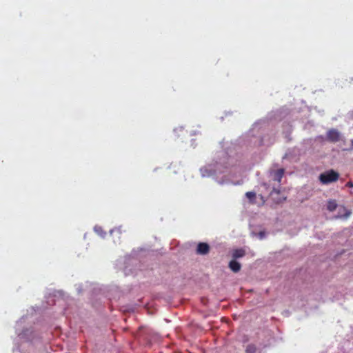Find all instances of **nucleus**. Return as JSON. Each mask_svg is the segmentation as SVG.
Returning a JSON list of instances; mask_svg holds the SVG:
<instances>
[{"mask_svg": "<svg viewBox=\"0 0 353 353\" xmlns=\"http://www.w3.org/2000/svg\"><path fill=\"white\" fill-rule=\"evenodd\" d=\"M285 170L283 168H279L276 170H273L270 172V176L272 180L277 182L278 188L273 187L272 192H270V196L275 201L276 203H279L285 201L286 197L282 196L281 198L275 197V195H279L280 194L279 187L281 179L284 175Z\"/></svg>", "mask_w": 353, "mask_h": 353, "instance_id": "nucleus-1", "label": "nucleus"}, {"mask_svg": "<svg viewBox=\"0 0 353 353\" xmlns=\"http://www.w3.org/2000/svg\"><path fill=\"white\" fill-rule=\"evenodd\" d=\"M319 179L322 184H329L337 181L339 179V174L334 170H330L321 173Z\"/></svg>", "mask_w": 353, "mask_h": 353, "instance_id": "nucleus-2", "label": "nucleus"}, {"mask_svg": "<svg viewBox=\"0 0 353 353\" xmlns=\"http://www.w3.org/2000/svg\"><path fill=\"white\" fill-rule=\"evenodd\" d=\"M341 134L336 129H331L327 132V139L331 142H337L340 140Z\"/></svg>", "mask_w": 353, "mask_h": 353, "instance_id": "nucleus-3", "label": "nucleus"}, {"mask_svg": "<svg viewBox=\"0 0 353 353\" xmlns=\"http://www.w3.org/2000/svg\"><path fill=\"white\" fill-rule=\"evenodd\" d=\"M210 252V246L206 243H199L196 248V254L200 255H205Z\"/></svg>", "mask_w": 353, "mask_h": 353, "instance_id": "nucleus-4", "label": "nucleus"}, {"mask_svg": "<svg viewBox=\"0 0 353 353\" xmlns=\"http://www.w3.org/2000/svg\"><path fill=\"white\" fill-rule=\"evenodd\" d=\"M229 268L234 272H238L241 270V265L236 260H232L229 263Z\"/></svg>", "mask_w": 353, "mask_h": 353, "instance_id": "nucleus-5", "label": "nucleus"}, {"mask_svg": "<svg viewBox=\"0 0 353 353\" xmlns=\"http://www.w3.org/2000/svg\"><path fill=\"white\" fill-rule=\"evenodd\" d=\"M245 255V251L241 248V249H236L232 252V257L236 259L239 258H241Z\"/></svg>", "mask_w": 353, "mask_h": 353, "instance_id": "nucleus-6", "label": "nucleus"}, {"mask_svg": "<svg viewBox=\"0 0 353 353\" xmlns=\"http://www.w3.org/2000/svg\"><path fill=\"white\" fill-rule=\"evenodd\" d=\"M337 205H337V203H336V200L330 199V200L327 201V209L330 212H333V211H334L336 209Z\"/></svg>", "mask_w": 353, "mask_h": 353, "instance_id": "nucleus-7", "label": "nucleus"}, {"mask_svg": "<svg viewBox=\"0 0 353 353\" xmlns=\"http://www.w3.org/2000/svg\"><path fill=\"white\" fill-rule=\"evenodd\" d=\"M342 210L344 212V214H339L337 216H334L335 219H339L340 218V219H347L350 216V214L352 213V212L350 210H347L345 207L342 208Z\"/></svg>", "mask_w": 353, "mask_h": 353, "instance_id": "nucleus-8", "label": "nucleus"}, {"mask_svg": "<svg viewBox=\"0 0 353 353\" xmlns=\"http://www.w3.org/2000/svg\"><path fill=\"white\" fill-rule=\"evenodd\" d=\"M257 347L254 344H249L247 345L245 348V352L246 353H256L257 352Z\"/></svg>", "mask_w": 353, "mask_h": 353, "instance_id": "nucleus-9", "label": "nucleus"}, {"mask_svg": "<svg viewBox=\"0 0 353 353\" xmlns=\"http://www.w3.org/2000/svg\"><path fill=\"white\" fill-rule=\"evenodd\" d=\"M245 195L250 200L254 199L256 197V194L254 192H248Z\"/></svg>", "mask_w": 353, "mask_h": 353, "instance_id": "nucleus-10", "label": "nucleus"}, {"mask_svg": "<svg viewBox=\"0 0 353 353\" xmlns=\"http://www.w3.org/2000/svg\"><path fill=\"white\" fill-rule=\"evenodd\" d=\"M345 186L346 187H348V188H352L353 187V183L352 181H348L346 184H345Z\"/></svg>", "mask_w": 353, "mask_h": 353, "instance_id": "nucleus-11", "label": "nucleus"}, {"mask_svg": "<svg viewBox=\"0 0 353 353\" xmlns=\"http://www.w3.org/2000/svg\"><path fill=\"white\" fill-rule=\"evenodd\" d=\"M260 234V236H261V238H262V237L263 236V235H264V234H263V232H260V234Z\"/></svg>", "mask_w": 353, "mask_h": 353, "instance_id": "nucleus-12", "label": "nucleus"}, {"mask_svg": "<svg viewBox=\"0 0 353 353\" xmlns=\"http://www.w3.org/2000/svg\"><path fill=\"white\" fill-rule=\"evenodd\" d=\"M352 142V147L353 148V139L351 141Z\"/></svg>", "mask_w": 353, "mask_h": 353, "instance_id": "nucleus-13", "label": "nucleus"}]
</instances>
